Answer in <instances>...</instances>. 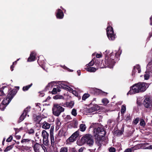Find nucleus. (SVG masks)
Wrapping results in <instances>:
<instances>
[{
	"instance_id": "1",
	"label": "nucleus",
	"mask_w": 152,
	"mask_h": 152,
	"mask_svg": "<svg viewBox=\"0 0 152 152\" xmlns=\"http://www.w3.org/2000/svg\"><path fill=\"white\" fill-rule=\"evenodd\" d=\"M148 87V84L145 83L139 82L135 84L132 87L131 89L127 94H134L136 93L144 92Z\"/></svg>"
},
{
	"instance_id": "2",
	"label": "nucleus",
	"mask_w": 152,
	"mask_h": 152,
	"mask_svg": "<svg viewBox=\"0 0 152 152\" xmlns=\"http://www.w3.org/2000/svg\"><path fill=\"white\" fill-rule=\"evenodd\" d=\"M89 146H91L94 143V140L92 136L89 134H86L83 136L80 140L77 141V143L79 145H82L85 143Z\"/></svg>"
},
{
	"instance_id": "3",
	"label": "nucleus",
	"mask_w": 152,
	"mask_h": 152,
	"mask_svg": "<svg viewBox=\"0 0 152 152\" xmlns=\"http://www.w3.org/2000/svg\"><path fill=\"white\" fill-rule=\"evenodd\" d=\"M106 132L103 127H99L97 129H94V135L96 139L100 141V138L104 137Z\"/></svg>"
},
{
	"instance_id": "4",
	"label": "nucleus",
	"mask_w": 152,
	"mask_h": 152,
	"mask_svg": "<svg viewBox=\"0 0 152 152\" xmlns=\"http://www.w3.org/2000/svg\"><path fill=\"white\" fill-rule=\"evenodd\" d=\"M52 113L54 115L58 116L61 113L64 112V108L57 103H54L52 108Z\"/></svg>"
},
{
	"instance_id": "5",
	"label": "nucleus",
	"mask_w": 152,
	"mask_h": 152,
	"mask_svg": "<svg viewBox=\"0 0 152 152\" xmlns=\"http://www.w3.org/2000/svg\"><path fill=\"white\" fill-rule=\"evenodd\" d=\"M107 35L109 39L111 40L115 39V37L113 28L109 26L107 28Z\"/></svg>"
},
{
	"instance_id": "6",
	"label": "nucleus",
	"mask_w": 152,
	"mask_h": 152,
	"mask_svg": "<svg viewBox=\"0 0 152 152\" xmlns=\"http://www.w3.org/2000/svg\"><path fill=\"white\" fill-rule=\"evenodd\" d=\"M42 136L43 138V142L45 145H48L49 144L48 137L49 134L45 130H43L42 132Z\"/></svg>"
},
{
	"instance_id": "7",
	"label": "nucleus",
	"mask_w": 152,
	"mask_h": 152,
	"mask_svg": "<svg viewBox=\"0 0 152 152\" xmlns=\"http://www.w3.org/2000/svg\"><path fill=\"white\" fill-rule=\"evenodd\" d=\"M105 62L107 66L110 68H113L115 63L113 59L107 56L105 57Z\"/></svg>"
},
{
	"instance_id": "8",
	"label": "nucleus",
	"mask_w": 152,
	"mask_h": 152,
	"mask_svg": "<svg viewBox=\"0 0 152 152\" xmlns=\"http://www.w3.org/2000/svg\"><path fill=\"white\" fill-rule=\"evenodd\" d=\"M33 147L34 152H41L45 148L43 145L39 144L37 142L34 144Z\"/></svg>"
},
{
	"instance_id": "9",
	"label": "nucleus",
	"mask_w": 152,
	"mask_h": 152,
	"mask_svg": "<svg viewBox=\"0 0 152 152\" xmlns=\"http://www.w3.org/2000/svg\"><path fill=\"white\" fill-rule=\"evenodd\" d=\"M143 104L145 107L151 109L152 108V102L149 97H146L144 99Z\"/></svg>"
},
{
	"instance_id": "10",
	"label": "nucleus",
	"mask_w": 152,
	"mask_h": 152,
	"mask_svg": "<svg viewBox=\"0 0 152 152\" xmlns=\"http://www.w3.org/2000/svg\"><path fill=\"white\" fill-rule=\"evenodd\" d=\"M30 107H28L26 109H25L23 111V114L21 115L20 117L19 121L18 122L20 123L23 121L25 118L26 115H27L28 112L30 111Z\"/></svg>"
},
{
	"instance_id": "11",
	"label": "nucleus",
	"mask_w": 152,
	"mask_h": 152,
	"mask_svg": "<svg viewBox=\"0 0 152 152\" xmlns=\"http://www.w3.org/2000/svg\"><path fill=\"white\" fill-rule=\"evenodd\" d=\"M100 109V107L96 104L93 105L92 107L86 109L87 113H91L99 110Z\"/></svg>"
},
{
	"instance_id": "12",
	"label": "nucleus",
	"mask_w": 152,
	"mask_h": 152,
	"mask_svg": "<svg viewBox=\"0 0 152 152\" xmlns=\"http://www.w3.org/2000/svg\"><path fill=\"white\" fill-rule=\"evenodd\" d=\"M53 127L52 126L50 130V142L51 146L53 147L54 146L55 140L53 136Z\"/></svg>"
},
{
	"instance_id": "13",
	"label": "nucleus",
	"mask_w": 152,
	"mask_h": 152,
	"mask_svg": "<svg viewBox=\"0 0 152 152\" xmlns=\"http://www.w3.org/2000/svg\"><path fill=\"white\" fill-rule=\"evenodd\" d=\"M16 93V90L14 89L10 91L7 95V98L11 100L14 95Z\"/></svg>"
},
{
	"instance_id": "14",
	"label": "nucleus",
	"mask_w": 152,
	"mask_h": 152,
	"mask_svg": "<svg viewBox=\"0 0 152 152\" xmlns=\"http://www.w3.org/2000/svg\"><path fill=\"white\" fill-rule=\"evenodd\" d=\"M56 16L58 18L62 19L64 17L63 12L61 9H58L57 10Z\"/></svg>"
},
{
	"instance_id": "15",
	"label": "nucleus",
	"mask_w": 152,
	"mask_h": 152,
	"mask_svg": "<svg viewBox=\"0 0 152 152\" xmlns=\"http://www.w3.org/2000/svg\"><path fill=\"white\" fill-rule=\"evenodd\" d=\"M137 70L138 71V73H140L141 72V68L140 66L139 65H136L134 67L133 70L132 72V75H134L135 72H137Z\"/></svg>"
},
{
	"instance_id": "16",
	"label": "nucleus",
	"mask_w": 152,
	"mask_h": 152,
	"mask_svg": "<svg viewBox=\"0 0 152 152\" xmlns=\"http://www.w3.org/2000/svg\"><path fill=\"white\" fill-rule=\"evenodd\" d=\"M51 126V124L46 121H44L42 125V128L45 129H49Z\"/></svg>"
},
{
	"instance_id": "17",
	"label": "nucleus",
	"mask_w": 152,
	"mask_h": 152,
	"mask_svg": "<svg viewBox=\"0 0 152 152\" xmlns=\"http://www.w3.org/2000/svg\"><path fill=\"white\" fill-rule=\"evenodd\" d=\"M35 54L34 52H32L30 54V57L28 58V61L31 62L35 60Z\"/></svg>"
},
{
	"instance_id": "18",
	"label": "nucleus",
	"mask_w": 152,
	"mask_h": 152,
	"mask_svg": "<svg viewBox=\"0 0 152 152\" xmlns=\"http://www.w3.org/2000/svg\"><path fill=\"white\" fill-rule=\"evenodd\" d=\"M98 69V68H95L92 67H88L87 65H86V67L85 68V69L87 71L90 72H94Z\"/></svg>"
},
{
	"instance_id": "19",
	"label": "nucleus",
	"mask_w": 152,
	"mask_h": 152,
	"mask_svg": "<svg viewBox=\"0 0 152 152\" xmlns=\"http://www.w3.org/2000/svg\"><path fill=\"white\" fill-rule=\"evenodd\" d=\"M56 129L57 130H58L61 127V123L60 121V120L58 118H57L56 121Z\"/></svg>"
},
{
	"instance_id": "20",
	"label": "nucleus",
	"mask_w": 152,
	"mask_h": 152,
	"mask_svg": "<svg viewBox=\"0 0 152 152\" xmlns=\"http://www.w3.org/2000/svg\"><path fill=\"white\" fill-rule=\"evenodd\" d=\"M11 101V100H10L9 99H8L7 98H7L6 99H4L2 101V102L3 104H4L6 106L9 104V103Z\"/></svg>"
},
{
	"instance_id": "21",
	"label": "nucleus",
	"mask_w": 152,
	"mask_h": 152,
	"mask_svg": "<svg viewBox=\"0 0 152 152\" xmlns=\"http://www.w3.org/2000/svg\"><path fill=\"white\" fill-rule=\"evenodd\" d=\"M61 91L59 88L58 87H57L56 88H53L52 93V94H55L57 93L58 92H59Z\"/></svg>"
},
{
	"instance_id": "22",
	"label": "nucleus",
	"mask_w": 152,
	"mask_h": 152,
	"mask_svg": "<svg viewBox=\"0 0 152 152\" xmlns=\"http://www.w3.org/2000/svg\"><path fill=\"white\" fill-rule=\"evenodd\" d=\"M31 141V140L29 139H23L21 140V142L23 144L29 143Z\"/></svg>"
},
{
	"instance_id": "23",
	"label": "nucleus",
	"mask_w": 152,
	"mask_h": 152,
	"mask_svg": "<svg viewBox=\"0 0 152 152\" xmlns=\"http://www.w3.org/2000/svg\"><path fill=\"white\" fill-rule=\"evenodd\" d=\"M86 129V126L85 124H81L80 126V130L81 132H84Z\"/></svg>"
},
{
	"instance_id": "24",
	"label": "nucleus",
	"mask_w": 152,
	"mask_h": 152,
	"mask_svg": "<svg viewBox=\"0 0 152 152\" xmlns=\"http://www.w3.org/2000/svg\"><path fill=\"white\" fill-rule=\"evenodd\" d=\"M53 99H64L63 96L61 95L57 94L53 97Z\"/></svg>"
},
{
	"instance_id": "25",
	"label": "nucleus",
	"mask_w": 152,
	"mask_h": 152,
	"mask_svg": "<svg viewBox=\"0 0 152 152\" xmlns=\"http://www.w3.org/2000/svg\"><path fill=\"white\" fill-rule=\"evenodd\" d=\"M32 83H31L28 86L23 87V90L24 91H26L28 90V89L32 86Z\"/></svg>"
},
{
	"instance_id": "26",
	"label": "nucleus",
	"mask_w": 152,
	"mask_h": 152,
	"mask_svg": "<svg viewBox=\"0 0 152 152\" xmlns=\"http://www.w3.org/2000/svg\"><path fill=\"white\" fill-rule=\"evenodd\" d=\"M79 130H78L73 133L72 135L76 139L77 138L79 135Z\"/></svg>"
},
{
	"instance_id": "27",
	"label": "nucleus",
	"mask_w": 152,
	"mask_h": 152,
	"mask_svg": "<svg viewBox=\"0 0 152 152\" xmlns=\"http://www.w3.org/2000/svg\"><path fill=\"white\" fill-rule=\"evenodd\" d=\"M90 96V95L88 94H85L82 96V100H86V99L87 98H88Z\"/></svg>"
},
{
	"instance_id": "28",
	"label": "nucleus",
	"mask_w": 152,
	"mask_h": 152,
	"mask_svg": "<svg viewBox=\"0 0 152 152\" xmlns=\"http://www.w3.org/2000/svg\"><path fill=\"white\" fill-rule=\"evenodd\" d=\"M68 148L66 147H63L61 148L60 151V152H67Z\"/></svg>"
},
{
	"instance_id": "29",
	"label": "nucleus",
	"mask_w": 152,
	"mask_h": 152,
	"mask_svg": "<svg viewBox=\"0 0 152 152\" xmlns=\"http://www.w3.org/2000/svg\"><path fill=\"white\" fill-rule=\"evenodd\" d=\"M75 139L72 135H71L69 138L68 140L69 142H73L76 140Z\"/></svg>"
},
{
	"instance_id": "30",
	"label": "nucleus",
	"mask_w": 152,
	"mask_h": 152,
	"mask_svg": "<svg viewBox=\"0 0 152 152\" xmlns=\"http://www.w3.org/2000/svg\"><path fill=\"white\" fill-rule=\"evenodd\" d=\"M126 107L125 105H123L121 106V113H124L126 111Z\"/></svg>"
},
{
	"instance_id": "31",
	"label": "nucleus",
	"mask_w": 152,
	"mask_h": 152,
	"mask_svg": "<svg viewBox=\"0 0 152 152\" xmlns=\"http://www.w3.org/2000/svg\"><path fill=\"white\" fill-rule=\"evenodd\" d=\"M6 106L4 104H3L2 102L0 104V109L1 110H4Z\"/></svg>"
},
{
	"instance_id": "32",
	"label": "nucleus",
	"mask_w": 152,
	"mask_h": 152,
	"mask_svg": "<svg viewBox=\"0 0 152 152\" xmlns=\"http://www.w3.org/2000/svg\"><path fill=\"white\" fill-rule=\"evenodd\" d=\"M102 103L105 105H107L109 101L107 99H104L102 100Z\"/></svg>"
},
{
	"instance_id": "33",
	"label": "nucleus",
	"mask_w": 152,
	"mask_h": 152,
	"mask_svg": "<svg viewBox=\"0 0 152 152\" xmlns=\"http://www.w3.org/2000/svg\"><path fill=\"white\" fill-rule=\"evenodd\" d=\"M71 114L74 116H76L77 115L76 110L75 109H73L72 110Z\"/></svg>"
},
{
	"instance_id": "34",
	"label": "nucleus",
	"mask_w": 152,
	"mask_h": 152,
	"mask_svg": "<svg viewBox=\"0 0 152 152\" xmlns=\"http://www.w3.org/2000/svg\"><path fill=\"white\" fill-rule=\"evenodd\" d=\"M140 124L141 126H144L145 124L144 120L143 119H141Z\"/></svg>"
},
{
	"instance_id": "35",
	"label": "nucleus",
	"mask_w": 152,
	"mask_h": 152,
	"mask_svg": "<svg viewBox=\"0 0 152 152\" xmlns=\"http://www.w3.org/2000/svg\"><path fill=\"white\" fill-rule=\"evenodd\" d=\"M42 118L40 115H38L36 116L35 118V120L38 121V122H39L42 120Z\"/></svg>"
},
{
	"instance_id": "36",
	"label": "nucleus",
	"mask_w": 152,
	"mask_h": 152,
	"mask_svg": "<svg viewBox=\"0 0 152 152\" xmlns=\"http://www.w3.org/2000/svg\"><path fill=\"white\" fill-rule=\"evenodd\" d=\"M34 129H31L28 130V133L29 134H33L34 133Z\"/></svg>"
},
{
	"instance_id": "37",
	"label": "nucleus",
	"mask_w": 152,
	"mask_h": 152,
	"mask_svg": "<svg viewBox=\"0 0 152 152\" xmlns=\"http://www.w3.org/2000/svg\"><path fill=\"white\" fill-rule=\"evenodd\" d=\"M73 124L74 125L73 126L74 128H77V124H78V122L77 121H74L73 122Z\"/></svg>"
},
{
	"instance_id": "38",
	"label": "nucleus",
	"mask_w": 152,
	"mask_h": 152,
	"mask_svg": "<svg viewBox=\"0 0 152 152\" xmlns=\"http://www.w3.org/2000/svg\"><path fill=\"white\" fill-rule=\"evenodd\" d=\"M94 64V61L92 60V61L90 62L89 64L87 65L88 66H93Z\"/></svg>"
},
{
	"instance_id": "39",
	"label": "nucleus",
	"mask_w": 152,
	"mask_h": 152,
	"mask_svg": "<svg viewBox=\"0 0 152 152\" xmlns=\"http://www.w3.org/2000/svg\"><path fill=\"white\" fill-rule=\"evenodd\" d=\"M109 151L110 152H115V149L113 147H111L109 148Z\"/></svg>"
},
{
	"instance_id": "40",
	"label": "nucleus",
	"mask_w": 152,
	"mask_h": 152,
	"mask_svg": "<svg viewBox=\"0 0 152 152\" xmlns=\"http://www.w3.org/2000/svg\"><path fill=\"white\" fill-rule=\"evenodd\" d=\"M139 121V118H136L133 121V122L135 124H137L138 122Z\"/></svg>"
},
{
	"instance_id": "41",
	"label": "nucleus",
	"mask_w": 152,
	"mask_h": 152,
	"mask_svg": "<svg viewBox=\"0 0 152 152\" xmlns=\"http://www.w3.org/2000/svg\"><path fill=\"white\" fill-rule=\"evenodd\" d=\"M12 148V146L11 145L7 147L5 149L4 151H9Z\"/></svg>"
},
{
	"instance_id": "42",
	"label": "nucleus",
	"mask_w": 152,
	"mask_h": 152,
	"mask_svg": "<svg viewBox=\"0 0 152 152\" xmlns=\"http://www.w3.org/2000/svg\"><path fill=\"white\" fill-rule=\"evenodd\" d=\"M40 134V132H38L36 133L35 134V136L37 137V138L38 139H40L39 135Z\"/></svg>"
},
{
	"instance_id": "43",
	"label": "nucleus",
	"mask_w": 152,
	"mask_h": 152,
	"mask_svg": "<svg viewBox=\"0 0 152 152\" xmlns=\"http://www.w3.org/2000/svg\"><path fill=\"white\" fill-rule=\"evenodd\" d=\"M12 139V137L11 136H10L7 139L6 141L7 142H10L11 141Z\"/></svg>"
},
{
	"instance_id": "44",
	"label": "nucleus",
	"mask_w": 152,
	"mask_h": 152,
	"mask_svg": "<svg viewBox=\"0 0 152 152\" xmlns=\"http://www.w3.org/2000/svg\"><path fill=\"white\" fill-rule=\"evenodd\" d=\"M149 78V75L148 74H145L144 75V79L145 80H147Z\"/></svg>"
},
{
	"instance_id": "45",
	"label": "nucleus",
	"mask_w": 152,
	"mask_h": 152,
	"mask_svg": "<svg viewBox=\"0 0 152 152\" xmlns=\"http://www.w3.org/2000/svg\"><path fill=\"white\" fill-rule=\"evenodd\" d=\"M66 119L68 120H71L72 119L71 116L70 115H67L66 117Z\"/></svg>"
},
{
	"instance_id": "46",
	"label": "nucleus",
	"mask_w": 152,
	"mask_h": 152,
	"mask_svg": "<svg viewBox=\"0 0 152 152\" xmlns=\"http://www.w3.org/2000/svg\"><path fill=\"white\" fill-rule=\"evenodd\" d=\"M53 82H52L50 83H49L48 84L47 86L48 87H52L53 86Z\"/></svg>"
},
{
	"instance_id": "47",
	"label": "nucleus",
	"mask_w": 152,
	"mask_h": 152,
	"mask_svg": "<svg viewBox=\"0 0 152 152\" xmlns=\"http://www.w3.org/2000/svg\"><path fill=\"white\" fill-rule=\"evenodd\" d=\"M63 86H61L63 88H67V89H68V88H69V87L65 85H63L62 84Z\"/></svg>"
},
{
	"instance_id": "48",
	"label": "nucleus",
	"mask_w": 152,
	"mask_h": 152,
	"mask_svg": "<svg viewBox=\"0 0 152 152\" xmlns=\"http://www.w3.org/2000/svg\"><path fill=\"white\" fill-rule=\"evenodd\" d=\"M130 119V116L129 115H128L126 116V118L125 119L126 121H128Z\"/></svg>"
},
{
	"instance_id": "49",
	"label": "nucleus",
	"mask_w": 152,
	"mask_h": 152,
	"mask_svg": "<svg viewBox=\"0 0 152 152\" xmlns=\"http://www.w3.org/2000/svg\"><path fill=\"white\" fill-rule=\"evenodd\" d=\"M4 95V94L3 91H0V96H2Z\"/></svg>"
},
{
	"instance_id": "50",
	"label": "nucleus",
	"mask_w": 152,
	"mask_h": 152,
	"mask_svg": "<svg viewBox=\"0 0 152 152\" xmlns=\"http://www.w3.org/2000/svg\"><path fill=\"white\" fill-rule=\"evenodd\" d=\"M125 152H131L132 150L130 148H128L126 149L125 150Z\"/></svg>"
},
{
	"instance_id": "51",
	"label": "nucleus",
	"mask_w": 152,
	"mask_h": 152,
	"mask_svg": "<svg viewBox=\"0 0 152 152\" xmlns=\"http://www.w3.org/2000/svg\"><path fill=\"white\" fill-rule=\"evenodd\" d=\"M72 94L75 96L78 95V93L75 91H72Z\"/></svg>"
},
{
	"instance_id": "52",
	"label": "nucleus",
	"mask_w": 152,
	"mask_h": 152,
	"mask_svg": "<svg viewBox=\"0 0 152 152\" xmlns=\"http://www.w3.org/2000/svg\"><path fill=\"white\" fill-rule=\"evenodd\" d=\"M101 56H102L101 55H100V54H97L96 55V57L97 58H100L101 57Z\"/></svg>"
},
{
	"instance_id": "53",
	"label": "nucleus",
	"mask_w": 152,
	"mask_h": 152,
	"mask_svg": "<svg viewBox=\"0 0 152 152\" xmlns=\"http://www.w3.org/2000/svg\"><path fill=\"white\" fill-rule=\"evenodd\" d=\"M74 105V103L71 102L69 103V105L71 107H72Z\"/></svg>"
},
{
	"instance_id": "54",
	"label": "nucleus",
	"mask_w": 152,
	"mask_h": 152,
	"mask_svg": "<svg viewBox=\"0 0 152 152\" xmlns=\"http://www.w3.org/2000/svg\"><path fill=\"white\" fill-rule=\"evenodd\" d=\"M83 149L82 148H80L78 150L79 152H82L83 151Z\"/></svg>"
},
{
	"instance_id": "55",
	"label": "nucleus",
	"mask_w": 152,
	"mask_h": 152,
	"mask_svg": "<svg viewBox=\"0 0 152 152\" xmlns=\"http://www.w3.org/2000/svg\"><path fill=\"white\" fill-rule=\"evenodd\" d=\"M44 95L45 94H44V93H41L39 94V96H40L42 97V96H44Z\"/></svg>"
},
{
	"instance_id": "56",
	"label": "nucleus",
	"mask_w": 152,
	"mask_h": 152,
	"mask_svg": "<svg viewBox=\"0 0 152 152\" xmlns=\"http://www.w3.org/2000/svg\"><path fill=\"white\" fill-rule=\"evenodd\" d=\"M77 72L78 73V75L79 76L80 75V70H78L77 71Z\"/></svg>"
},
{
	"instance_id": "57",
	"label": "nucleus",
	"mask_w": 152,
	"mask_h": 152,
	"mask_svg": "<svg viewBox=\"0 0 152 152\" xmlns=\"http://www.w3.org/2000/svg\"><path fill=\"white\" fill-rule=\"evenodd\" d=\"M14 67V66H13V65H12L11 66L10 68L11 69V71H12L13 70V68Z\"/></svg>"
},
{
	"instance_id": "58",
	"label": "nucleus",
	"mask_w": 152,
	"mask_h": 152,
	"mask_svg": "<svg viewBox=\"0 0 152 152\" xmlns=\"http://www.w3.org/2000/svg\"><path fill=\"white\" fill-rule=\"evenodd\" d=\"M150 20L151 21V25H152V16L150 18Z\"/></svg>"
},
{
	"instance_id": "59",
	"label": "nucleus",
	"mask_w": 152,
	"mask_h": 152,
	"mask_svg": "<svg viewBox=\"0 0 152 152\" xmlns=\"http://www.w3.org/2000/svg\"><path fill=\"white\" fill-rule=\"evenodd\" d=\"M40 105V104L39 103H37L36 104V106L38 107H39V105Z\"/></svg>"
},
{
	"instance_id": "60",
	"label": "nucleus",
	"mask_w": 152,
	"mask_h": 152,
	"mask_svg": "<svg viewBox=\"0 0 152 152\" xmlns=\"http://www.w3.org/2000/svg\"><path fill=\"white\" fill-rule=\"evenodd\" d=\"M148 147L149 149H152V145H150Z\"/></svg>"
},
{
	"instance_id": "61",
	"label": "nucleus",
	"mask_w": 152,
	"mask_h": 152,
	"mask_svg": "<svg viewBox=\"0 0 152 152\" xmlns=\"http://www.w3.org/2000/svg\"><path fill=\"white\" fill-rule=\"evenodd\" d=\"M101 92H102V93H104V95H107V93H106V92H102V91Z\"/></svg>"
},
{
	"instance_id": "62",
	"label": "nucleus",
	"mask_w": 152,
	"mask_h": 152,
	"mask_svg": "<svg viewBox=\"0 0 152 152\" xmlns=\"http://www.w3.org/2000/svg\"><path fill=\"white\" fill-rule=\"evenodd\" d=\"M98 145L99 146V147L101 146V144L100 143V142H99L98 143Z\"/></svg>"
},
{
	"instance_id": "63",
	"label": "nucleus",
	"mask_w": 152,
	"mask_h": 152,
	"mask_svg": "<svg viewBox=\"0 0 152 152\" xmlns=\"http://www.w3.org/2000/svg\"><path fill=\"white\" fill-rule=\"evenodd\" d=\"M98 90H97V89H95V91H97Z\"/></svg>"
},
{
	"instance_id": "64",
	"label": "nucleus",
	"mask_w": 152,
	"mask_h": 152,
	"mask_svg": "<svg viewBox=\"0 0 152 152\" xmlns=\"http://www.w3.org/2000/svg\"><path fill=\"white\" fill-rule=\"evenodd\" d=\"M112 53H111V54H110V57H111V56H112Z\"/></svg>"
}]
</instances>
